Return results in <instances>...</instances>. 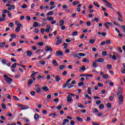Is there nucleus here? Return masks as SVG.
I'll list each match as a JSON object with an SVG mask.
<instances>
[{
  "label": "nucleus",
  "instance_id": "obj_24",
  "mask_svg": "<svg viewBox=\"0 0 125 125\" xmlns=\"http://www.w3.org/2000/svg\"><path fill=\"white\" fill-rule=\"evenodd\" d=\"M76 120L78 121V122H83V118L79 117H77L76 118Z\"/></svg>",
  "mask_w": 125,
  "mask_h": 125
},
{
  "label": "nucleus",
  "instance_id": "obj_32",
  "mask_svg": "<svg viewBox=\"0 0 125 125\" xmlns=\"http://www.w3.org/2000/svg\"><path fill=\"white\" fill-rule=\"evenodd\" d=\"M36 91L37 93H40V92H41V88H40V87H37Z\"/></svg>",
  "mask_w": 125,
  "mask_h": 125
},
{
  "label": "nucleus",
  "instance_id": "obj_10",
  "mask_svg": "<svg viewBox=\"0 0 125 125\" xmlns=\"http://www.w3.org/2000/svg\"><path fill=\"white\" fill-rule=\"evenodd\" d=\"M42 89L43 90V91H48L49 90V89L48 87L46 86H43L42 87Z\"/></svg>",
  "mask_w": 125,
  "mask_h": 125
},
{
  "label": "nucleus",
  "instance_id": "obj_3",
  "mask_svg": "<svg viewBox=\"0 0 125 125\" xmlns=\"http://www.w3.org/2000/svg\"><path fill=\"white\" fill-rule=\"evenodd\" d=\"M116 13L118 15V21H120V22H123L124 21L123 20L122 13H121L120 11L116 12Z\"/></svg>",
  "mask_w": 125,
  "mask_h": 125
},
{
  "label": "nucleus",
  "instance_id": "obj_48",
  "mask_svg": "<svg viewBox=\"0 0 125 125\" xmlns=\"http://www.w3.org/2000/svg\"><path fill=\"white\" fill-rule=\"evenodd\" d=\"M80 70L81 71H85V66L84 65H83L81 68Z\"/></svg>",
  "mask_w": 125,
  "mask_h": 125
},
{
  "label": "nucleus",
  "instance_id": "obj_4",
  "mask_svg": "<svg viewBox=\"0 0 125 125\" xmlns=\"http://www.w3.org/2000/svg\"><path fill=\"white\" fill-rule=\"evenodd\" d=\"M67 102L68 103H72L73 102V99L72 98V96L69 95L67 97Z\"/></svg>",
  "mask_w": 125,
  "mask_h": 125
},
{
  "label": "nucleus",
  "instance_id": "obj_5",
  "mask_svg": "<svg viewBox=\"0 0 125 125\" xmlns=\"http://www.w3.org/2000/svg\"><path fill=\"white\" fill-rule=\"evenodd\" d=\"M71 81H72V79H69L68 80H67L66 83H64L62 85L63 88H65V87H67V85H68V83H70Z\"/></svg>",
  "mask_w": 125,
  "mask_h": 125
},
{
  "label": "nucleus",
  "instance_id": "obj_22",
  "mask_svg": "<svg viewBox=\"0 0 125 125\" xmlns=\"http://www.w3.org/2000/svg\"><path fill=\"white\" fill-rule=\"evenodd\" d=\"M33 80L32 79H30L29 81L27 83L28 85H31V84H32V83H33Z\"/></svg>",
  "mask_w": 125,
  "mask_h": 125
},
{
  "label": "nucleus",
  "instance_id": "obj_50",
  "mask_svg": "<svg viewBox=\"0 0 125 125\" xmlns=\"http://www.w3.org/2000/svg\"><path fill=\"white\" fill-rule=\"evenodd\" d=\"M86 54L83 53H79V56H86Z\"/></svg>",
  "mask_w": 125,
  "mask_h": 125
},
{
  "label": "nucleus",
  "instance_id": "obj_16",
  "mask_svg": "<svg viewBox=\"0 0 125 125\" xmlns=\"http://www.w3.org/2000/svg\"><path fill=\"white\" fill-rule=\"evenodd\" d=\"M52 63L54 65V66H55L56 67H58V63H57L56 60H53L52 61Z\"/></svg>",
  "mask_w": 125,
  "mask_h": 125
},
{
  "label": "nucleus",
  "instance_id": "obj_19",
  "mask_svg": "<svg viewBox=\"0 0 125 125\" xmlns=\"http://www.w3.org/2000/svg\"><path fill=\"white\" fill-rule=\"evenodd\" d=\"M67 123H69V120L65 119L62 122V125H65Z\"/></svg>",
  "mask_w": 125,
  "mask_h": 125
},
{
  "label": "nucleus",
  "instance_id": "obj_57",
  "mask_svg": "<svg viewBox=\"0 0 125 125\" xmlns=\"http://www.w3.org/2000/svg\"><path fill=\"white\" fill-rule=\"evenodd\" d=\"M92 125H100V124L98 122H93Z\"/></svg>",
  "mask_w": 125,
  "mask_h": 125
},
{
  "label": "nucleus",
  "instance_id": "obj_40",
  "mask_svg": "<svg viewBox=\"0 0 125 125\" xmlns=\"http://www.w3.org/2000/svg\"><path fill=\"white\" fill-rule=\"evenodd\" d=\"M4 45H5V42L0 43V47L1 48L4 47Z\"/></svg>",
  "mask_w": 125,
  "mask_h": 125
},
{
  "label": "nucleus",
  "instance_id": "obj_38",
  "mask_svg": "<svg viewBox=\"0 0 125 125\" xmlns=\"http://www.w3.org/2000/svg\"><path fill=\"white\" fill-rule=\"evenodd\" d=\"M17 65V63L15 62L14 64H12L11 68L14 69L16 68V66Z\"/></svg>",
  "mask_w": 125,
  "mask_h": 125
},
{
  "label": "nucleus",
  "instance_id": "obj_29",
  "mask_svg": "<svg viewBox=\"0 0 125 125\" xmlns=\"http://www.w3.org/2000/svg\"><path fill=\"white\" fill-rule=\"evenodd\" d=\"M47 20H48V21H53L54 19L51 17H47Z\"/></svg>",
  "mask_w": 125,
  "mask_h": 125
},
{
  "label": "nucleus",
  "instance_id": "obj_64",
  "mask_svg": "<svg viewBox=\"0 0 125 125\" xmlns=\"http://www.w3.org/2000/svg\"><path fill=\"white\" fill-rule=\"evenodd\" d=\"M99 108L100 109H103V108H104V104H101V105L99 106Z\"/></svg>",
  "mask_w": 125,
  "mask_h": 125
},
{
  "label": "nucleus",
  "instance_id": "obj_49",
  "mask_svg": "<svg viewBox=\"0 0 125 125\" xmlns=\"http://www.w3.org/2000/svg\"><path fill=\"white\" fill-rule=\"evenodd\" d=\"M84 96L86 98H88L89 99V100H90V99H91V97H90L88 95H87V94L84 95Z\"/></svg>",
  "mask_w": 125,
  "mask_h": 125
},
{
  "label": "nucleus",
  "instance_id": "obj_14",
  "mask_svg": "<svg viewBox=\"0 0 125 125\" xmlns=\"http://www.w3.org/2000/svg\"><path fill=\"white\" fill-rule=\"evenodd\" d=\"M107 4L105 5V6H108V7H109V8H111V9H113V8L112 7V4L111 3L107 1V3H106Z\"/></svg>",
  "mask_w": 125,
  "mask_h": 125
},
{
  "label": "nucleus",
  "instance_id": "obj_36",
  "mask_svg": "<svg viewBox=\"0 0 125 125\" xmlns=\"http://www.w3.org/2000/svg\"><path fill=\"white\" fill-rule=\"evenodd\" d=\"M106 106L108 108V109H111V108L112 107V105H111V104L109 103L106 104Z\"/></svg>",
  "mask_w": 125,
  "mask_h": 125
},
{
  "label": "nucleus",
  "instance_id": "obj_28",
  "mask_svg": "<svg viewBox=\"0 0 125 125\" xmlns=\"http://www.w3.org/2000/svg\"><path fill=\"white\" fill-rule=\"evenodd\" d=\"M41 79H44V75H39L37 77V79L38 80H41Z\"/></svg>",
  "mask_w": 125,
  "mask_h": 125
},
{
  "label": "nucleus",
  "instance_id": "obj_2",
  "mask_svg": "<svg viewBox=\"0 0 125 125\" xmlns=\"http://www.w3.org/2000/svg\"><path fill=\"white\" fill-rule=\"evenodd\" d=\"M4 78H5V80L6 82H7V83H9V84H11V83L12 82V79L11 78H9L7 75H3Z\"/></svg>",
  "mask_w": 125,
  "mask_h": 125
},
{
  "label": "nucleus",
  "instance_id": "obj_13",
  "mask_svg": "<svg viewBox=\"0 0 125 125\" xmlns=\"http://www.w3.org/2000/svg\"><path fill=\"white\" fill-rule=\"evenodd\" d=\"M26 54L28 56H29V57H31V56H32V55L33 54V53L32 52V51L30 50H27L26 51Z\"/></svg>",
  "mask_w": 125,
  "mask_h": 125
},
{
  "label": "nucleus",
  "instance_id": "obj_46",
  "mask_svg": "<svg viewBox=\"0 0 125 125\" xmlns=\"http://www.w3.org/2000/svg\"><path fill=\"white\" fill-rule=\"evenodd\" d=\"M121 72L122 74H125V68H121Z\"/></svg>",
  "mask_w": 125,
  "mask_h": 125
},
{
  "label": "nucleus",
  "instance_id": "obj_42",
  "mask_svg": "<svg viewBox=\"0 0 125 125\" xmlns=\"http://www.w3.org/2000/svg\"><path fill=\"white\" fill-rule=\"evenodd\" d=\"M89 42L90 43H94L95 39H90Z\"/></svg>",
  "mask_w": 125,
  "mask_h": 125
},
{
  "label": "nucleus",
  "instance_id": "obj_6",
  "mask_svg": "<svg viewBox=\"0 0 125 125\" xmlns=\"http://www.w3.org/2000/svg\"><path fill=\"white\" fill-rule=\"evenodd\" d=\"M45 51H51V52H52V51H53V50L52 49V48L51 47L46 46L45 47Z\"/></svg>",
  "mask_w": 125,
  "mask_h": 125
},
{
  "label": "nucleus",
  "instance_id": "obj_12",
  "mask_svg": "<svg viewBox=\"0 0 125 125\" xmlns=\"http://www.w3.org/2000/svg\"><path fill=\"white\" fill-rule=\"evenodd\" d=\"M104 61V59L103 58H99L98 60H96V62H99V63H103Z\"/></svg>",
  "mask_w": 125,
  "mask_h": 125
},
{
  "label": "nucleus",
  "instance_id": "obj_54",
  "mask_svg": "<svg viewBox=\"0 0 125 125\" xmlns=\"http://www.w3.org/2000/svg\"><path fill=\"white\" fill-rule=\"evenodd\" d=\"M11 38H12V39H15L16 38V35L14 34H11Z\"/></svg>",
  "mask_w": 125,
  "mask_h": 125
},
{
  "label": "nucleus",
  "instance_id": "obj_34",
  "mask_svg": "<svg viewBox=\"0 0 125 125\" xmlns=\"http://www.w3.org/2000/svg\"><path fill=\"white\" fill-rule=\"evenodd\" d=\"M117 48L118 51H119V52H120L121 53H123V50H122V48H121V47L117 46Z\"/></svg>",
  "mask_w": 125,
  "mask_h": 125
},
{
  "label": "nucleus",
  "instance_id": "obj_52",
  "mask_svg": "<svg viewBox=\"0 0 125 125\" xmlns=\"http://www.w3.org/2000/svg\"><path fill=\"white\" fill-rule=\"evenodd\" d=\"M39 62H40V64H41V65H43L45 64V61H40Z\"/></svg>",
  "mask_w": 125,
  "mask_h": 125
},
{
  "label": "nucleus",
  "instance_id": "obj_15",
  "mask_svg": "<svg viewBox=\"0 0 125 125\" xmlns=\"http://www.w3.org/2000/svg\"><path fill=\"white\" fill-rule=\"evenodd\" d=\"M53 14H54V12L52 11H51L46 14V16H52Z\"/></svg>",
  "mask_w": 125,
  "mask_h": 125
},
{
  "label": "nucleus",
  "instance_id": "obj_61",
  "mask_svg": "<svg viewBox=\"0 0 125 125\" xmlns=\"http://www.w3.org/2000/svg\"><path fill=\"white\" fill-rule=\"evenodd\" d=\"M83 62H87V63H88V62H89V61L87 59H84L83 60Z\"/></svg>",
  "mask_w": 125,
  "mask_h": 125
},
{
  "label": "nucleus",
  "instance_id": "obj_7",
  "mask_svg": "<svg viewBox=\"0 0 125 125\" xmlns=\"http://www.w3.org/2000/svg\"><path fill=\"white\" fill-rule=\"evenodd\" d=\"M39 24H40V25H39ZM40 26H41V23H39L37 21L34 22L33 25V28H36L37 27H40Z\"/></svg>",
  "mask_w": 125,
  "mask_h": 125
},
{
  "label": "nucleus",
  "instance_id": "obj_45",
  "mask_svg": "<svg viewBox=\"0 0 125 125\" xmlns=\"http://www.w3.org/2000/svg\"><path fill=\"white\" fill-rule=\"evenodd\" d=\"M93 113H98L99 111L98 110V109H97V108H94L93 109Z\"/></svg>",
  "mask_w": 125,
  "mask_h": 125
},
{
  "label": "nucleus",
  "instance_id": "obj_21",
  "mask_svg": "<svg viewBox=\"0 0 125 125\" xmlns=\"http://www.w3.org/2000/svg\"><path fill=\"white\" fill-rule=\"evenodd\" d=\"M39 114H35L34 115V119H35V121H37L38 119H39Z\"/></svg>",
  "mask_w": 125,
  "mask_h": 125
},
{
  "label": "nucleus",
  "instance_id": "obj_56",
  "mask_svg": "<svg viewBox=\"0 0 125 125\" xmlns=\"http://www.w3.org/2000/svg\"><path fill=\"white\" fill-rule=\"evenodd\" d=\"M56 109L57 110H61V109H62V106L61 105H58L56 107Z\"/></svg>",
  "mask_w": 125,
  "mask_h": 125
},
{
  "label": "nucleus",
  "instance_id": "obj_58",
  "mask_svg": "<svg viewBox=\"0 0 125 125\" xmlns=\"http://www.w3.org/2000/svg\"><path fill=\"white\" fill-rule=\"evenodd\" d=\"M9 27H11V28H12L13 27V26H14V24L13 23V22H10L9 24Z\"/></svg>",
  "mask_w": 125,
  "mask_h": 125
},
{
  "label": "nucleus",
  "instance_id": "obj_33",
  "mask_svg": "<svg viewBox=\"0 0 125 125\" xmlns=\"http://www.w3.org/2000/svg\"><path fill=\"white\" fill-rule=\"evenodd\" d=\"M91 90H92V89H91V87H88V89H87V91H88V94H91Z\"/></svg>",
  "mask_w": 125,
  "mask_h": 125
},
{
  "label": "nucleus",
  "instance_id": "obj_20",
  "mask_svg": "<svg viewBox=\"0 0 125 125\" xmlns=\"http://www.w3.org/2000/svg\"><path fill=\"white\" fill-rule=\"evenodd\" d=\"M71 56H73V57H75V58H77V57H78V56H79V54L78 53H73V54H71Z\"/></svg>",
  "mask_w": 125,
  "mask_h": 125
},
{
  "label": "nucleus",
  "instance_id": "obj_11",
  "mask_svg": "<svg viewBox=\"0 0 125 125\" xmlns=\"http://www.w3.org/2000/svg\"><path fill=\"white\" fill-rule=\"evenodd\" d=\"M63 42V40L62 39H60L58 40L56 42V45H59L60 43H61Z\"/></svg>",
  "mask_w": 125,
  "mask_h": 125
},
{
  "label": "nucleus",
  "instance_id": "obj_55",
  "mask_svg": "<svg viewBox=\"0 0 125 125\" xmlns=\"http://www.w3.org/2000/svg\"><path fill=\"white\" fill-rule=\"evenodd\" d=\"M6 17V15L4 14H3L2 15V19H3L4 21H5V17Z\"/></svg>",
  "mask_w": 125,
  "mask_h": 125
},
{
  "label": "nucleus",
  "instance_id": "obj_1",
  "mask_svg": "<svg viewBox=\"0 0 125 125\" xmlns=\"http://www.w3.org/2000/svg\"><path fill=\"white\" fill-rule=\"evenodd\" d=\"M122 94H123L122 91H118L117 92V98L119 99L118 103L120 105H122L124 103V96Z\"/></svg>",
  "mask_w": 125,
  "mask_h": 125
},
{
  "label": "nucleus",
  "instance_id": "obj_47",
  "mask_svg": "<svg viewBox=\"0 0 125 125\" xmlns=\"http://www.w3.org/2000/svg\"><path fill=\"white\" fill-rule=\"evenodd\" d=\"M37 74H38V72H35V73L32 74L30 76V78H34V77H35V76H36V75H37Z\"/></svg>",
  "mask_w": 125,
  "mask_h": 125
},
{
  "label": "nucleus",
  "instance_id": "obj_63",
  "mask_svg": "<svg viewBox=\"0 0 125 125\" xmlns=\"http://www.w3.org/2000/svg\"><path fill=\"white\" fill-rule=\"evenodd\" d=\"M22 8H27V5L26 4H24L21 5Z\"/></svg>",
  "mask_w": 125,
  "mask_h": 125
},
{
  "label": "nucleus",
  "instance_id": "obj_53",
  "mask_svg": "<svg viewBox=\"0 0 125 125\" xmlns=\"http://www.w3.org/2000/svg\"><path fill=\"white\" fill-rule=\"evenodd\" d=\"M1 62L3 64H6V60L5 59H2Z\"/></svg>",
  "mask_w": 125,
  "mask_h": 125
},
{
  "label": "nucleus",
  "instance_id": "obj_51",
  "mask_svg": "<svg viewBox=\"0 0 125 125\" xmlns=\"http://www.w3.org/2000/svg\"><path fill=\"white\" fill-rule=\"evenodd\" d=\"M62 45L64 46V48H67V47H68V43H64Z\"/></svg>",
  "mask_w": 125,
  "mask_h": 125
},
{
  "label": "nucleus",
  "instance_id": "obj_41",
  "mask_svg": "<svg viewBox=\"0 0 125 125\" xmlns=\"http://www.w3.org/2000/svg\"><path fill=\"white\" fill-rule=\"evenodd\" d=\"M2 13H9V11L7 9H4L2 11Z\"/></svg>",
  "mask_w": 125,
  "mask_h": 125
},
{
  "label": "nucleus",
  "instance_id": "obj_44",
  "mask_svg": "<svg viewBox=\"0 0 125 125\" xmlns=\"http://www.w3.org/2000/svg\"><path fill=\"white\" fill-rule=\"evenodd\" d=\"M84 84V83L83 82H80L78 83V86H83Z\"/></svg>",
  "mask_w": 125,
  "mask_h": 125
},
{
  "label": "nucleus",
  "instance_id": "obj_8",
  "mask_svg": "<svg viewBox=\"0 0 125 125\" xmlns=\"http://www.w3.org/2000/svg\"><path fill=\"white\" fill-rule=\"evenodd\" d=\"M56 56H62L63 55V52L62 51L60 50L59 51H57L56 53Z\"/></svg>",
  "mask_w": 125,
  "mask_h": 125
},
{
  "label": "nucleus",
  "instance_id": "obj_39",
  "mask_svg": "<svg viewBox=\"0 0 125 125\" xmlns=\"http://www.w3.org/2000/svg\"><path fill=\"white\" fill-rule=\"evenodd\" d=\"M99 21V19L98 18H95L94 20H92V22H98Z\"/></svg>",
  "mask_w": 125,
  "mask_h": 125
},
{
  "label": "nucleus",
  "instance_id": "obj_60",
  "mask_svg": "<svg viewBox=\"0 0 125 125\" xmlns=\"http://www.w3.org/2000/svg\"><path fill=\"white\" fill-rule=\"evenodd\" d=\"M98 85L99 87H103V84L102 83H98Z\"/></svg>",
  "mask_w": 125,
  "mask_h": 125
},
{
  "label": "nucleus",
  "instance_id": "obj_43",
  "mask_svg": "<svg viewBox=\"0 0 125 125\" xmlns=\"http://www.w3.org/2000/svg\"><path fill=\"white\" fill-rule=\"evenodd\" d=\"M102 55H103V56H107V52H106V51H103Z\"/></svg>",
  "mask_w": 125,
  "mask_h": 125
},
{
  "label": "nucleus",
  "instance_id": "obj_18",
  "mask_svg": "<svg viewBox=\"0 0 125 125\" xmlns=\"http://www.w3.org/2000/svg\"><path fill=\"white\" fill-rule=\"evenodd\" d=\"M26 109H29V106H28L27 105H23L21 106V110H26Z\"/></svg>",
  "mask_w": 125,
  "mask_h": 125
},
{
  "label": "nucleus",
  "instance_id": "obj_35",
  "mask_svg": "<svg viewBox=\"0 0 125 125\" xmlns=\"http://www.w3.org/2000/svg\"><path fill=\"white\" fill-rule=\"evenodd\" d=\"M80 3V1H75L73 2V5H78Z\"/></svg>",
  "mask_w": 125,
  "mask_h": 125
},
{
  "label": "nucleus",
  "instance_id": "obj_62",
  "mask_svg": "<svg viewBox=\"0 0 125 125\" xmlns=\"http://www.w3.org/2000/svg\"><path fill=\"white\" fill-rule=\"evenodd\" d=\"M13 98L15 100H17V101H19V99L16 96H13Z\"/></svg>",
  "mask_w": 125,
  "mask_h": 125
},
{
  "label": "nucleus",
  "instance_id": "obj_17",
  "mask_svg": "<svg viewBox=\"0 0 125 125\" xmlns=\"http://www.w3.org/2000/svg\"><path fill=\"white\" fill-rule=\"evenodd\" d=\"M97 62H96V60L95 62H93V67H94L95 68H96L97 67H98V64L96 63Z\"/></svg>",
  "mask_w": 125,
  "mask_h": 125
},
{
  "label": "nucleus",
  "instance_id": "obj_26",
  "mask_svg": "<svg viewBox=\"0 0 125 125\" xmlns=\"http://www.w3.org/2000/svg\"><path fill=\"white\" fill-rule=\"evenodd\" d=\"M72 83H67V86L68 87V89L71 88V87H73V86H74V85H72Z\"/></svg>",
  "mask_w": 125,
  "mask_h": 125
},
{
  "label": "nucleus",
  "instance_id": "obj_9",
  "mask_svg": "<svg viewBox=\"0 0 125 125\" xmlns=\"http://www.w3.org/2000/svg\"><path fill=\"white\" fill-rule=\"evenodd\" d=\"M21 27H22L21 24H18V27L16 28L15 31L17 32H19L20 31V29H21Z\"/></svg>",
  "mask_w": 125,
  "mask_h": 125
},
{
  "label": "nucleus",
  "instance_id": "obj_25",
  "mask_svg": "<svg viewBox=\"0 0 125 125\" xmlns=\"http://www.w3.org/2000/svg\"><path fill=\"white\" fill-rule=\"evenodd\" d=\"M1 106H2V108L3 110H5V109H6V105H5V104L2 103L1 104Z\"/></svg>",
  "mask_w": 125,
  "mask_h": 125
},
{
  "label": "nucleus",
  "instance_id": "obj_31",
  "mask_svg": "<svg viewBox=\"0 0 125 125\" xmlns=\"http://www.w3.org/2000/svg\"><path fill=\"white\" fill-rule=\"evenodd\" d=\"M56 82H59L61 80L60 77L58 75L56 76L55 77Z\"/></svg>",
  "mask_w": 125,
  "mask_h": 125
},
{
  "label": "nucleus",
  "instance_id": "obj_59",
  "mask_svg": "<svg viewBox=\"0 0 125 125\" xmlns=\"http://www.w3.org/2000/svg\"><path fill=\"white\" fill-rule=\"evenodd\" d=\"M104 27H105L107 30L109 29V25L107 22L104 23Z\"/></svg>",
  "mask_w": 125,
  "mask_h": 125
},
{
  "label": "nucleus",
  "instance_id": "obj_23",
  "mask_svg": "<svg viewBox=\"0 0 125 125\" xmlns=\"http://www.w3.org/2000/svg\"><path fill=\"white\" fill-rule=\"evenodd\" d=\"M64 23H65V21L64 20H62L60 21V26H63V25H64Z\"/></svg>",
  "mask_w": 125,
  "mask_h": 125
},
{
  "label": "nucleus",
  "instance_id": "obj_27",
  "mask_svg": "<svg viewBox=\"0 0 125 125\" xmlns=\"http://www.w3.org/2000/svg\"><path fill=\"white\" fill-rule=\"evenodd\" d=\"M93 4H94V5L95 6H96L97 7H98V8H99V7H100V6H99V4H98V3H97V2H96V1H94L93 2Z\"/></svg>",
  "mask_w": 125,
  "mask_h": 125
},
{
  "label": "nucleus",
  "instance_id": "obj_37",
  "mask_svg": "<svg viewBox=\"0 0 125 125\" xmlns=\"http://www.w3.org/2000/svg\"><path fill=\"white\" fill-rule=\"evenodd\" d=\"M37 44H38V45H39V46H42L43 45V42H39L37 43Z\"/></svg>",
  "mask_w": 125,
  "mask_h": 125
},
{
  "label": "nucleus",
  "instance_id": "obj_30",
  "mask_svg": "<svg viewBox=\"0 0 125 125\" xmlns=\"http://www.w3.org/2000/svg\"><path fill=\"white\" fill-rule=\"evenodd\" d=\"M64 68H66V66H65V65H64V64L61 65L59 67L60 70H63V69H64Z\"/></svg>",
  "mask_w": 125,
  "mask_h": 125
}]
</instances>
